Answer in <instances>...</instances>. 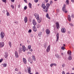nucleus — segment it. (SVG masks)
<instances>
[{
    "mask_svg": "<svg viewBox=\"0 0 74 74\" xmlns=\"http://www.w3.org/2000/svg\"><path fill=\"white\" fill-rule=\"evenodd\" d=\"M50 6V4L49 3L46 4V6L45 5V4L42 3V7L43 8L44 11L46 12H48V9L49 8V7Z\"/></svg>",
    "mask_w": 74,
    "mask_h": 74,
    "instance_id": "nucleus-1",
    "label": "nucleus"
},
{
    "mask_svg": "<svg viewBox=\"0 0 74 74\" xmlns=\"http://www.w3.org/2000/svg\"><path fill=\"white\" fill-rule=\"evenodd\" d=\"M67 53L68 55H69L68 58V60H71L72 59V57L71 56V51H68Z\"/></svg>",
    "mask_w": 74,
    "mask_h": 74,
    "instance_id": "nucleus-2",
    "label": "nucleus"
},
{
    "mask_svg": "<svg viewBox=\"0 0 74 74\" xmlns=\"http://www.w3.org/2000/svg\"><path fill=\"white\" fill-rule=\"evenodd\" d=\"M66 7V4H64L63 5V7L62 8V10L65 13H66L68 12V11L66 10V8H65Z\"/></svg>",
    "mask_w": 74,
    "mask_h": 74,
    "instance_id": "nucleus-3",
    "label": "nucleus"
},
{
    "mask_svg": "<svg viewBox=\"0 0 74 74\" xmlns=\"http://www.w3.org/2000/svg\"><path fill=\"white\" fill-rule=\"evenodd\" d=\"M0 35L1 37L2 38H3L4 37V36H5L4 33L3 32H1Z\"/></svg>",
    "mask_w": 74,
    "mask_h": 74,
    "instance_id": "nucleus-4",
    "label": "nucleus"
},
{
    "mask_svg": "<svg viewBox=\"0 0 74 74\" xmlns=\"http://www.w3.org/2000/svg\"><path fill=\"white\" fill-rule=\"evenodd\" d=\"M61 32L63 33H64L66 32V29L64 28H62L61 29Z\"/></svg>",
    "mask_w": 74,
    "mask_h": 74,
    "instance_id": "nucleus-5",
    "label": "nucleus"
},
{
    "mask_svg": "<svg viewBox=\"0 0 74 74\" xmlns=\"http://www.w3.org/2000/svg\"><path fill=\"white\" fill-rule=\"evenodd\" d=\"M32 23L33 25H34V26H35L37 25V22H36V21H35L34 19Z\"/></svg>",
    "mask_w": 74,
    "mask_h": 74,
    "instance_id": "nucleus-6",
    "label": "nucleus"
},
{
    "mask_svg": "<svg viewBox=\"0 0 74 74\" xmlns=\"http://www.w3.org/2000/svg\"><path fill=\"white\" fill-rule=\"evenodd\" d=\"M50 47H51L50 45H49L47 47V48L46 50L47 52H49V51H50Z\"/></svg>",
    "mask_w": 74,
    "mask_h": 74,
    "instance_id": "nucleus-7",
    "label": "nucleus"
},
{
    "mask_svg": "<svg viewBox=\"0 0 74 74\" xmlns=\"http://www.w3.org/2000/svg\"><path fill=\"white\" fill-rule=\"evenodd\" d=\"M22 49L23 52H25L26 51V47L24 45H23L22 46Z\"/></svg>",
    "mask_w": 74,
    "mask_h": 74,
    "instance_id": "nucleus-8",
    "label": "nucleus"
},
{
    "mask_svg": "<svg viewBox=\"0 0 74 74\" xmlns=\"http://www.w3.org/2000/svg\"><path fill=\"white\" fill-rule=\"evenodd\" d=\"M46 32L47 34H49L50 33V30H49V29H47L46 30Z\"/></svg>",
    "mask_w": 74,
    "mask_h": 74,
    "instance_id": "nucleus-9",
    "label": "nucleus"
},
{
    "mask_svg": "<svg viewBox=\"0 0 74 74\" xmlns=\"http://www.w3.org/2000/svg\"><path fill=\"white\" fill-rule=\"evenodd\" d=\"M34 16L36 19H37L38 18H39V16L38 15V14L35 13L34 14Z\"/></svg>",
    "mask_w": 74,
    "mask_h": 74,
    "instance_id": "nucleus-10",
    "label": "nucleus"
},
{
    "mask_svg": "<svg viewBox=\"0 0 74 74\" xmlns=\"http://www.w3.org/2000/svg\"><path fill=\"white\" fill-rule=\"evenodd\" d=\"M15 55L16 58H18L19 57V56L18 55V52H17L15 51Z\"/></svg>",
    "mask_w": 74,
    "mask_h": 74,
    "instance_id": "nucleus-11",
    "label": "nucleus"
},
{
    "mask_svg": "<svg viewBox=\"0 0 74 74\" xmlns=\"http://www.w3.org/2000/svg\"><path fill=\"white\" fill-rule=\"evenodd\" d=\"M4 42H0V47H4Z\"/></svg>",
    "mask_w": 74,
    "mask_h": 74,
    "instance_id": "nucleus-12",
    "label": "nucleus"
},
{
    "mask_svg": "<svg viewBox=\"0 0 74 74\" xmlns=\"http://www.w3.org/2000/svg\"><path fill=\"white\" fill-rule=\"evenodd\" d=\"M68 20L69 21V22H70L71 21V16L70 15H68Z\"/></svg>",
    "mask_w": 74,
    "mask_h": 74,
    "instance_id": "nucleus-13",
    "label": "nucleus"
},
{
    "mask_svg": "<svg viewBox=\"0 0 74 74\" xmlns=\"http://www.w3.org/2000/svg\"><path fill=\"white\" fill-rule=\"evenodd\" d=\"M27 69L28 70V73H30L31 72L30 70H31V68L30 66H28L27 67Z\"/></svg>",
    "mask_w": 74,
    "mask_h": 74,
    "instance_id": "nucleus-14",
    "label": "nucleus"
},
{
    "mask_svg": "<svg viewBox=\"0 0 74 74\" xmlns=\"http://www.w3.org/2000/svg\"><path fill=\"white\" fill-rule=\"evenodd\" d=\"M37 19L38 22V23H40L41 21V20H42V18H38L37 19Z\"/></svg>",
    "mask_w": 74,
    "mask_h": 74,
    "instance_id": "nucleus-15",
    "label": "nucleus"
},
{
    "mask_svg": "<svg viewBox=\"0 0 74 74\" xmlns=\"http://www.w3.org/2000/svg\"><path fill=\"white\" fill-rule=\"evenodd\" d=\"M56 27H57V28L58 29L59 28V23L57 22L56 23Z\"/></svg>",
    "mask_w": 74,
    "mask_h": 74,
    "instance_id": "nucleus-16",
    "label": "nucleus"
},
{
    "mask_svg": "<svg viewBox=\"0 0 74 74\" xmlns=\"http://www.w3.org/2000/svg\"><path fill=\"white\" fill-rule=\"evenodd\" d=\"M24 21L25 22V23H27V17L25 16L24 19Z\"/></svg>",
    "mask_w": 74,
    "mask_h": 74,
    "instance_id": "nucleus-17",
    "label": "nucleus"
},
{
    "mask_svg": "<svg viewBox=\"0 0 74 74\" xmlns=\"http://www.w3.org/2000/svg\"><path fill=\"white\" fill-rule=\"evenodd\" d=\"M33 29L34 32H36V31H37V29H36V26H34L33 27Z\"/></svg>",
    "mask_w": 74,
    "mask_h": 74,
    "instance_id": "nucleus-18",
    "label": "nucleus"
},
{
    "mask_svg": "<svg viewBox=\"0 0 74 74\" xmlns=\"http://www.w3.org/2000/svg\"><path fill=\"white\" fill-rule=\"evenodd\" d=\"M57 40L56 41H58L59 39V33H58L56 35Z\"/></svg>",
    "mask_w": 74,
    "mask_h": 74,
    "instance_id": "nucleus-19",
    "label": "nucleus"
},
{
    "mask_svg": "<svg viewBox=\"0 0 74 74\" xmlns=\"http://www.w3.org/2000/svg\"><path fill=\"white\" fill-rule=\"evenodd\" d=\"M23 62L24 63H25V64H26V59L25 58H23Z\"/></svg>",
    "mask_w": 74,
    "mask_h": 74,
    "instance_id": "nucleus-20",
    "label": "nucleus"
},
{
    "mask_svg": "<svg viewBox=\"0 0 74 74\" xmlns=\"http://www.w3.org/2000/svg\"><path fill=\"white\" fill-rule=\"evenodd\" d=\"M5 58H7L8 57V53L6 52L5 53Z\"/></svg>",
    "mask_w": 74,
    "mask_h": 74,
    "instance_id": "nucleus-21",
    "label": "nucleus"
},
{
    "mask_svg": "<svg viewBox=\"0 0 74 74\" xmlns=\"http://www.w3.org/2000/svg\"><path fill=\"white\" fill-rule=\"evenodd\" d=\"M69 25L71 27H74V24L71 23H69Z\"/></svg>",
    "mask_w": 74,
    "mask_h": 74,
    "instance_id": "nucleus-22",
    "label": "nucleus"
},
{
    "mask_svg": "<svg viewBox=\"0 0 74 74\" xmlns=\"http://www.w3.org/2000/svg\"><path fill=\"white\" fill-rule=\"evenodd\" d=\"M18 51L19 53H21L22 52V47H20L19 48Z\"/></svg>",
    "mask_w": 74,
    "mask_h": 74,
    "instance_id": "nucleus-23",
    "label": "nucleus"
},
{
    "mask_svg": "<svg viewBox=\"0 0 74 74\" xmlns=\"http://www.w3.org/2000/svg\"><path fill=\"white\" fill-rule=\"evenodd\" d=\"M46 16L47 18H48V19H51L50 17L49 16V15H48V14L47 13Z\"/></svg>",
    "mask_w": 74,
    "mask_h": 74,
    "instance_id": "nucleus-24",
    "label": "nucleus"
},
{
    "mask_svg": "<svg viewBox=\"0 0 74 74\" xmlns=\"http://www.w3.org/2000/svg\"><path fill=\"white\" fill-rule=\"evenodd\" d=\"M32 60H34V61H36V58H35V57L34 56H32Z\"/></svg>",
    "mask_w": 74,
    "mask_h": 74,
    "instance_id": "nucleus-25",
    "label": "nucleus"
},
{
    "mask_svg": "<svg viewBox=\"0 0 74 74\" xmlns=\"http://www.w3.org/2000/svg\"><path fill=\"white\" fill-rule=\"evenodd\" d=\"M69 0H66V1L65 2L66 4H67V5L69 4Z\"/></svg>",
    "mask_w": 74,
    "mask_h": 74,
    "instance_id": "nucleus-26",
    "label": "nucleus"
},
{
    "mask_svg": "<svg viewBox=\"0 0 74 74\" xmlns=\"http://www.w3.org/2000/svg\"><path fill=\"white\" fill-rule=\"evenodd\" d=\"M29 7L30 8H32V4L30 3H29Z\"/></svg>",
    "mask_w": 74,
    "mask_h": 74,
    "instance_id": "nucleus-27",
    "label": "nucleus"
},
{
    "mask_svg": "<svg viewBox=\"0 0 74 74\" xmlns=\"http://www.w3.org/2000/svg\"><path fill=\"white\" fill-rule=\"evenodd\" d=\"M2 65H3V66L4 67H5L7 66V63H5L4 64H2Z\"/></svg>",
    "mask_w": 74,
    "mask_h": 74,
    "instance_id": "nucleus-28",
    "label": "nucleus"
},
{
    "mask_svg": "<svg viewBox=\"0 0 74 74\" xmlns=\"http://www.w3.org/2000/svg\"><path fill=\"white\" fill-rule=\"evenodd\" d=\"M47 43H45V44H44V47L45 48H46L47 46Z\"/></svg>",
    "mask_w": 74,
    "mask_h": 74,
    "instance_id": "nucleus-29",
    "label": "nucleus"
},
{
    "mask_svg": "<svg viewBox=\"0 0 74 74\" xmlns=\"http://www.w3.org/2000/svg\"><path fill=\"white\" fill-rule=\"evenodd\" d=\"M9 45H10V47H11V42H9Z\"/></svg>",
    "mask_w": 74,
    "mask_h": 74,
    "instance_id": "nucleus-30",
    "label": "nucleus"
},
{
    "mask_svg": "<svg viewBox=\"0 0 74 74\" xmlns=\"http://www.w3.org/2000/svg\"><path fill=\"white\" fill-rule=\"evenodd\" d=\"M61 49L62 50H64L65 49V48H64V47L62 46L61 47Z\"/></svg>",
    "mask_w": 74,
    "mask_h": 74,
    "instance_id": "nucleus-31",
    "label": "nucleus"
},
{
    "mask_svg": "<svg viewBox=\"0 0 74 74\" xmlns=\"http://www.w3.org/2000/svg\"><path fill=\"white\" fill-rule=\"evenodd\" d=\"M38 36H41V32H40L38 33Z\"/></svg>",
    "mask_w": 74,
    "mask_h": 74,
    "instance_id": "nucleus-32",
    "label": "nucleus"
},
{
    "mask_svg": "<svg viewBox=\"0 0 74 74\" xmlns=\"http://www.w3.org/2000/svg\"><path fill=\"white\" fill-rule=\"evenodd\" d=\"M56 57L57 58H59V56L58 55V54H56Z\"/></svg>",
    "mask_w": 74,
    "mask_h": 74,
    "instance_id": "nucleus-33",
    "label": "nucleus"
},
{
    "mask_svg": "<svg viewBox=\"0 0 74 74\" xmlns=\"http://www.w3.org/2000/svg\"><path fill=\"white\" fill-rule=\"evenodd\" d=\"M31 45H28V48L29 49H30V48H31Z\"/></svg>",
    "mask_w": 74,
    "mask_h": 74,
    "instance_id": "nucleus-34",
    "label": "nucleus"
},
{
    "mask_svg": "<svg viewBox=\"0 0 74 74\" xmlns=\"http://www.w3.org/2000/svg\"><path fill=\"white\" fill-rule=\"evenodd\" d=\"M36 27H37V28H39V27H40V25L39 24H38L36 25Z\"/></svg>",
    "mask_w": 74,
    "mask_h": 74,
    "instance_id": "nucleus-35",
    "label": "nucleus"
},
{
    "mask_svg": "<svg viewBox=\"0 0 74 74\" xmlns=\"http://www.w3.org/2000/svg\"><path fill=\"white\" fill-rule=\"evenodd\" d=\"M11 7H12V8L14 9V6L13 5H12L11 6Z\"/></svg>",
    "mask_w": 74,
    "mask_h": 74,
    "instance_id": "nucleus-36",
    "label": "nucleus"
},
{
    "mask_svg": "<svg viewBox=\"0 0 74 74\" xmlns=\"http://www.w3.org/2000/svg\"><path fill=\"white\" fill-rule=\"evenodd\" d=\"M71 17V18H74V14H72Z\"/></svg>",
    "mask_w": 74,
    "mask_h": 74,
    "instance_id": "nucleus-37",
    "label": "nucleus"
},
{
    "mask_svg": "<svg viewBox=\"0 0 74 74\" xmlns=\"http://www.w3.org/2000/svg\"><path fill=\"white\" fill-rule=\"evenodd\" d=\"M53 66V63L51 64L50 65V66H51V67H52V66Z\"/></svg>",
    "mask_w": 74,
    "mask_h": 74,
    "instance_id": "nucleus-38",
    "label": "nucleus"
},
{
    "mask_svg": "<svg viewBox=\"0 0 74 74\" xmlns=\"http://www.w3.org/2000/svg\"><path fill=\"white\" fill-rule=\"evenodd\" d=\"M31 60H30V58H29V59H28V61H29V62H30L31 63H32V62H30L31 61Z\"/></svg>",
    "mask_w": 74,
    "mask_h": 74,
    "instance_id": "nucleus-39",
    "label": "nucleus"
},
{
    "mask_svg": "<svg viewBox=\"0 0 74 74\" xmlns=\"http://www.w3.org/2000/svg\"><path fill=\"white\" fill-rule=\"evenodd\" d=\"M6 15L7 16H9L10 15V13H9V12H7Z\"/></svg>",
    "mask_w": 74,
    "mask_h": 74,
    "instance_id": "nucleus-40",
    "label": "nucleus"
},
{
    "mask_svg": "<svg viewBox=\"0 0 74 74\" xmlns=\"http://www.w3.org/2000/svg\"><path fill=\"white\" fill-rule=\"evenodd\" d=\"M24 10H26V9H27V6H25L24 8Z\"/></svg>",
    "mask_w": 74,
    "mask_h": 74,
    "instance_id": "nucleus-41",
    "label": "nucleus"
},
{
    "mask_svg": "<svg viewBox=\"0 0 74 74\" xmlns=\"http://www.w3.org/2000/svg\"><path fill=\"white\" fill-rule=\"evenodd\" d=\"M64 66H65V64H63L62 65V67L64 68Z\"/></svg>",
    "mask_w": 74,
    "mask_h": 74,
    "instance_id": "nucleus-42",
    "label": "nucleus"
},
{
    "mask_svg": "<svg viewBox=\"0 0 74 74\" xmlns=\"http://www.w3.org/2000/svg\"><path fill=\"white\" fill-rule=\"evenodd\" d=\"M34 1L35 3H37L38 1V0H34Z\"/></svg>",
    "mask_w": 74,
    "mask_h": 74,
    "instance_id": "nucleus-43",
    "label": "nucleus"
},
{
    "mask_svg": "<svg viewBox=\"0 0 74 74\" xmlns=\"http://www.w3.org/2000/svg\"><path fill=\"white\" fill-rule=\"evenodd\" d=\"M3 60V58H1L0 60V63H1V62Z\"/></svg>",
    "mask_w": 74,
    "mask_h": 74,
    "instance_id": "nucleus-44",
    "label": "nucleus"
},
{
    "mask_svg": "<svg viewBox=\"0 0 74 74\" xmlns=\"http://www.w3.org/2000/svg\"><path fill=\"white\" fill-rule=\"evenodd\" d=\"M15 70L16 71H18V69L16 68L15 69Z\"/></svg>",
    "mask_w": 74,
    "mask_h": 74,
    "instance_id": "nucleus-45",
    "label": "nucleus"
},
{
    "mask_svg": "<svg viewBox=\"0 0 74 74\" xmlns=\"http://www.w3.org/2000/svg\"><path fill=\"white\" fill-rule=\"evenodd\" d=\"M30 51H31V52H32L33 51V49H32L30 48L29 49Z\"/></svg>",
    "mask_w": 74,
    "mask_h": 74,
    "instance_id": "nucleus-46",
    "label": "nucleus"
},
{
    "mask_svg": "<svg viewBox=\"0 0 74 74\" xmlns=\"http://www.w3.org/2000/svg\"><path fill=\"white\" fill-rule=\"evenodd\" d=\"M11 2L14 3L15 1V0H10Z\"/></svg>",
    "mask_w": 74,
    "mask_h": 74,
    "instance_id": "nucleus-47",
    "label": "nucleus"
},
{
    "mask_svg": "<svg viewBox=\"0 0 74 74\" xmlns=\"http://www.w3.org/2000/svg\"><path fill=\"white\" fill-rule=\"evenodd\" d=\"M32 32V30L29 29L28 31V33H31Z\"/></svg>",
    "mask_w": 74,
    "mask_h": 74,
    "instance_id": "nucleus-48",
    "label": "nucleus"
},
{
    "mask_svg": "<svg viewBox=\"0 0 74 74\" xmlns=\"http://www.w3.org/2000/svg\"><path fill=\"white\" fill-rule=\"evenodd\" d=\"M30 37H32L33 36V35L32 34H30Z\"/></svg>",
    "mask_w": 74,
    "mask_h": 74,
    "instance_id": "nucleus-49",
    "label": "nucleus"
},
{
    "mask_svg": "<svg viewBox=\"0 0 74 74\" xmlns=\"http://www.w3.org/2000/svg\"><path fill=\"white\" fill-rule=\"evenodd\" d=\"M23 0L25 1V3H27V0Z\"/></svg>",
    "mask_w": 74,
    "mask_h": 74,
    "instance_id": "nucleus-50",
    "label": "nucleus"
},
{
    "mask_svg": "<svg viewBox=\"0 0 74 74\" xmlns=\"http://www.w3.org/2000/svg\"><path fill=\"white\" fill-rule=\"evenodd\" d=\"M20 7H21V5L19 4L18 5V8H20Z\"/></svg>",
    "mask_w": 74,
    "mask_h": 74,
    "instance_id": "nucleus-51",
    "label": "nucleus"
},
{
    "mask_svg": "<svg viewBox=\"0 0 74 74\" xmlns=\"http://www.w3.org/2000/svg\"><path fill=\"white\" fill-rule=\"evenodd\" d=\"M53 3V2H52V1H51L50 2V4H52Z\"/></svg>",
    "mask_w": 74,
    "mask_h": 74,
    "instance_id": "nucleus-52",
    "label": "nucleus"
},
{
    "mask_svg": "<svg viewBox=\"0 0 74 74\" xmlns=\"http://www.w3.org/2000/svg\"><path fill=\"white\" fill-rule=\"evenodd\" d=\"M56 66V64L55 63H53V66Z\"/></svg>",
    "mask_w": 74,
    "mask_h": 74,
    "instance_id": "nucleus-53",
    "label": "nucleus"
},
{
    "mask_svg": "<svg viewBox=\"0 0 74 74\" xmlns=\"http://www.w3.org/2000/svg\"><path fill=\"white\" fill-rule=\"evenodd\" d=\"M46 3H48V0H45Z\"/></svg>",
    "mask_w": 74,
    "mask_h": 74,
    "instance_id": "nucleus-54",
    "label": "nucleus"
},
{
    "mask_svg": "<svg viewBox=\"0 0 74 74\" xmlns=\"http://www.w3.org/2000/svg\"><path fill=\"white\" fill-rule=\"evenodd\" d=\"M62 74H65V72H64V71H63L62 72Z\"/></svg>",
    "mask_w": 74,
    "mask_h": 74,
    "instance_id": "nucleus-55",
    "label": "nucleus"
},
{
    "mask_svg": "<svg viewBox=\"0 0 74 74\" xmlns=\"http://www.w3.org/2000/svg\"><path fill=\"white\" fill-rule=\"evenodd\" d=\"M2 1L3 2H5L6 1V0H2Z\"/></svg>",
    "mask_w": 74,
    "mask_h": 74,
    "instance_id": "nucleus-56",
    "label": "nucleus"
},
{
    "mask_svg": "<svg viewBox=\"0 0 74 74\" xmlns=\"http://www.w3.org/2000/svg\"><path fill=\"white\" fill-rule=\"evenodd\" d=\"M61 56H63V53H61Z\"/></svg>",
    "mask_w": 74,
    "mask_h": 74,
    "instance_id": "nucleus-57",
    "label": "nucleus"
},
{
    "mask_svg": "<svg viewBox=\"0 0 74 74\" xmlns=\"http://www.w3.org/2000/svg\"><path fill=\"white\" fill-rule=\"evenodd\" d=\"M71 1L72 3H74V0H71Z\"/></svg>",
    "mask_w": 74,
    "mask_h": 74,
    "instance_id": "nucleus-58",
    "label": "nucleus"
},
{
    "mask_svg": "<svg viewBox=\"0 0 74 74\" xmlns=\"http://www.w3.org/2000/svg\"><path fill=\"white\" fill-rule=\"evenodd\" d=\"M68 33H69V34H70V32L69 31H68Z\"/></svg>",
    "mask_w": 74,
    "mask_h": 74,
    "instance_id": "nucleus-59",
    "label": "nucleus"
},
{
    "mask_svg": "<svg viewBox=\"0 0 74 74\" xmlns=\"http://www.w3.org/2000/svg\"><path fill=\"white\" fill-rule=\"evenodd\" d=\"M27 53V54H29L30 53V54H31V53H31V52H28Z\"/></svg>",
    "mask_w": 74,
    "mask_h": 74,
    "instance_id": "nucleus-60",
    "label": "nucleus"
},
{
    "mask_svg": "<svg viewBox=\"0 0 74 74\" xmlns=\"http://www.w3.org/2000/svg\"><path fill=\"white\" fill-rule=\"evenodd\" d=\"M35 74H39V73H38V72H36V73Z\"/></svg>",
    "mask_w": 74,
    "mask_h": 74,
    "instance_id": "nucleus-61",
    "label": "nucleus"
},
{
    "mask_svg": "<svg viewBox=\"0 0 74 74\" xmlns=\"http://www.w3.org/2000/svg\"><path fill=\"white\" fill-rule=\"evenodd\" d=\"M57 12H59V9L57 10Z\"/></svg>",
    "mask_w": 74,
    "mask_h": 74,
    "instance_id": "nucleus-62",
    "label": "nucleus"
},
{
    "mask_svg": "<svg viewBox=\"0 0 74 74\" xmlns=\"http://www.w3.org/2000/svg\"><path fill=\"white\" fill-rule=\"evenodd\" d=\"M72 70H74V68H72Z\"/></svg>",
    "mask_w": 74,
    "mask_h": 74,
    "instance_id": "nucleus-63",
    "label": "nucleus"
},
{
    "mask_svg": "<svg viewBox=\"0 0 74 74\" xmlns=\"http://www.w3.org/2000/svg\"><path fill=\"white\" fill-rule=\"evenodd\" d=\"M66 74H70V73H66Z\"/></svg>",
    "mask_w": 74,
    "mask_h": 74,
    "instance_id": "nucleus-64",
    "label": "nucleus"
}]
</instances>
